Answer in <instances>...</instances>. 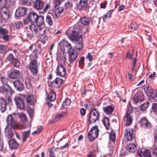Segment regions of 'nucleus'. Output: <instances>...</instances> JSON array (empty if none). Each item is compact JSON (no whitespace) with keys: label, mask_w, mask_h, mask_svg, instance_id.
<instances>
[{"label":"nucleus","mask_w":157,"mask_h":157,"mask_svg":"<svg viewBox=\"0 0 157 157\" xmlns=\"http://www.w3.org/2000/svg\"><path fill=\"white\" fill-rule=\"evenodd\" d=\"M82 30L81 27L78 25H76L72 27H70L66 33V35H68V38L72 41H75L76 45L75 48L79 50H81L83 48L82 43V34L81 33Z\"/></svg>","instance_id":"obj_1"},{"label":"nucleus","mask_w":157,"mask_h":157,"mask_svg":"<svg viewBox=\"0 0 157 157\" xmlns=\"http://www.w3.org/2000/svg\"><path fill=\"white\" fill-rule=\"evenodd\" d=\"M44 17L43 16H38L37 18L35 23L36 25L34 24H32L29 25L30 29L32 32L38 36L40 35H43L44 34L46 31V28L45 27H41V26L44 23Z\"/></svg>","instance_id":"obj_2"},{"label":"nucleus","mask_w":157,"mask_h":157,"mask_svg":"<svg viewBox=\"0 0 157 157\" xmlns=\"http://www.w3.org/2000/svg\"><path fill=\"white\" fill-rule=\"evenodd\" d=\"M60 48H64L66 46L67 48L68 54L69 61L71 63H72L76 60L78 57V53L74 49L72 48L71 44L65 40H62L59 43Z\"/></svg>","instance_id":"obj_3"},{"label":"nucleus","mask_w":157,"mask_h":157,"mask_svg":"<svg viewBox=\"0 0 157 157\" xmlns=\"http://www.w3.org/2000/svg\"><path fill=\"white\" fill-rule=\"evenodd\" d=\"M14 92V90L9 84H5L0 87V93L5 96L12 95Z\"/></svg>","instance_id":"obj_4"},{"label":"nucleus","mask_w":157,"mask_h":157,"mask_svg":"<svg viewBox=\"0 0 157 157\" xmlns=\"http://www.w3.org/2000/svg\"><path fill=\"white\" fill-rule=\"evenodd\" d=\"M133 112L132 108L131 107H129L124 119V123L126 126H128L131 124L132 121V118L130 114Z\"/></svg>","instance_id":"obj_5"},{"label":"nucleus","mask_w":157,"mask_h":157,"mask_svg":"<svg viewBox=\"0 0 157 157\" xmlns=\"http://www.w3.org/2000/svg\"><path fill=\"white\" fill-rule=\"evenodd\" d=\"M99 130L98 127L96 126L93 127L90 130L88 134L89 139L90 141H93L98 136Z\"/></svg>","instance_id":"obj_6"},{"label":"nucleus","mask_w":157,"mask_h":157,"mask_svg":"<svg viewBox=\"0 0 157 157\" xmlns=\"http://www.w3.org/2000/svg\"><path fill=\"white\" fill-rule=\"evenodd\" d=\"M39 64L36 59H34L30 62L29 65V68L34 75H36L38 72Z\"/></svg>","instance_id":"obj_7"},{"label":"nucleus","mask_w":157,"mask_h":157,"mask_svg":"<svg viewBox=\"0 0 157 157\" xmlns=\"http://www.w3.org/2000/svg\"><path fill=\"white\" fill-rule=\"evenodd\" d=\"M99 113L96 109H94L90 111L89 116V121L90 123L96 122L99 119Z\"/></svg>","instance_id":"obj_8"},{"label":"nucleus","mask_w":157,"mask_h":157,"mask_svg":"<svg viewBox=\"0 0 157 157\" xmlns=\"http://www.w3.org/2000/svg\"><path fill=\"white\" fill-rule=\"evenodd\" d=\"M10 17L8 10L7 9H2L0 12V20L3 22H6Z\"/></svg>","instance_id":"obj_9"},{"label":"nucleus","mask_w":157,"mask_h":157,"mask_svg":"<svg viewBox=\"0 0 157 157\" xmlns=\"http://www.w3.org/2000/svg\"><path fill=\"white\" fill-rule=\"evenodd\" d=\"M140 124L141 127L145 129H150L151 128V124L145 117L140 119Z\"/></svg>","instance_id":"obj_10"},{"label":"nucleus","mask_w":157,"mask_h":157,"mask_svg":"<svg viewBox=\"0 0 157 157\" xmlns=\"http://www.w3.org/2000/svg\"><path fill=\"white\" fill-rule=\"evenodd\" d=\"M144 100V96L143 93L140 91L137 92L134 95L133 101L134 103H136Z\"/></svg>","instance_id":"obj_11"},{"label":"nucleus","mask_w":157,"mask_h":157,"mask_svg":"<svg viewBox=\"0 0 157 157\" xmlns=\"http://www.w3.org/2000/svg\"><path fill=\"white\" fill-rule=\"evenodd\" d=\"M17 108L20 109H23L25 107V104L23 100L19 96H16L14 98Z\"/></svg>","instance_id":"obj_12"},{"label":"nucleus","mask_w":157,"mask_h":157,"mask_svg":"<svg viewBox=\"0 0 157 157\" xmlns=\"http://www.w3.org/2000/svg\"><path fill=\"white\" fill-rule=\"evenodd\" d=\"M44 3L42 0H35L33 2V7L37 10L42 9L44 6Z\"/></svg>","instance_id":"obj_13"},{"label":"nucleus","mask_w":157,"mask_h":157,"mask_svg":"<svg viewBox=\"0 0 157 157\" xmlns=\"http://www.w3.org/2000/svg\"><path fill=\"white\" fill-rule=\"evenodd\" d=\"M126 131L124 136L126 139L128 141H131L134 138V136L132 135L133 131L132 128H128L126 129Z\"/></svg>","instance_id":"obj_14"},{"label":"nucleus","mask_w":157,"mask_h":157,"mask_svg":"<svg viewBox=\"0 0 157 157\" xmlns=\"http://www.w3.org/2000/svg\"><path fill=\"white\" fill-rule=\"evenodd\" d=\"M57 75L61 77H64L66 73V70L62 64H58L56 69Z\"/></svg>","instance_id":"obj_15"},{"label":"nucleus","mask_w":157,"mask_h":157,"mask_svg":"<svg viewBox=\"0 0 157 157\" xmlns=\"http://www.w3.org/2000/svg\"><path fill=\"white\" fill-rule=\"evenodd\" d=\"M62 82L63 80L62 79L56 78L54 80L51 82L50 85L53 88H59L61 85Z\"/></svg>","instance_id":"obj_16"},{"label":"nucleus","mask_w":157,"mask_h":157,"mask_svg":"<svg viewBox=\"0 0 157 157\" xmlns=\"http://www.w3.org/2000/svg\"><path fill=\"white\" fill-rule=\"evenodd\" d=\"M27 9L24 7H20L18 8L15 12V16L16 17H19L24 16L26 13Z\"/></svg>","instance_id":"obj_17"},{"label":"nucleus","mask_w":157,"mask_h":157,"mask_svg":"<svg viewBox=\"0 0 157 157\" xmlns=\"http://www.w3.org/2000/svg\"><path fill=\"white\" fill-rule=\"evenodd\" d=\"M7 123L13 128H16L17 124L16 121L14 120L12 115H9L8 116L7 120Z\"/></svg>","instance_id":"obj_18"},{"label":"nucleus","mask_w":157,"mask_h":157,"mask_svg":"<svg viewBox=\"0 0 157 157\" xmlns=\"http://www.w3.org/2000/svg\"><path fill=\"white\" fill-rule=\"evenodd\" d=\"M55 16L53 13L49 12L47 13L46 18V22L49 25H52L53 24V19L55 18Z\"/></svg>","instance_id":"obj_19"},{"label":"nucleus","mask_w":157,"mask_h":157,"mask_svg":"<svg viewBox=\"0 0 157 157\" xmlns=\"http://www.w3.org/2000/svg\"><path fill=\"white\" fill-rule=\"evenodd\" d=\"M15 88L19 91H21L24 88L23 84L19 80H16L13 82Z\"/></svg>","instance_id":"obj_20"},{"label":"nucleus","mask_w":157,"mask_h":157,"mask_svg":"<svg viewBox=\"0 0 157 157\" xmlns=\"http://www.w3.org/2000/svg\"><path fill=\"white\" fill-rule=\"evenodd\" d=\"M20 75V72L19 71L14 69L10 71L9 76L11 78L15 79L19 77Z\"/></svg>","instance_id":"obj_21"},{"label":"nucleus","mask_w":157,"mask_h":157,"mask_svg":"<svg viewBox=\"0 0 157 157\" xmlns=\"http://www.w3.org/2000/svg\"><path fill=\"white\" fill-rule=\"evenodd\" d=\"M63 8L62 7H59L56 9L55 12L53 13L57 18H59L61 16V14L63 13Z\"/></svg>","instance_id":"obj_22"},{"label":"nucleus","mask_w":157,"mask_h":157,"mask_svg":"<svg viewBox=\"0 0 157 157\" xmlns=\"http://www.w3.org/2000/svg\"><path fill=\"white\" fill-rule=\"evenodd\" d=\"M9 144L10 148L12 149H17L19 146V144L17 141L14 140H10Z\"/></svg>","instance_id":"obj_23"},{"label":"nucleus","mask_w":157,"mask_h":157,"mask_svg":"<svg viewBox=\"0 0 157 157\" xmlns=\"http://www.w3.org/2000/svg\"><path fill=\"white\" fill-rule=\"evenodd\" d=\"M88 0H80L79 3L81 10H86L88 6Z\"/></svg>","instance_id":"obj_24"},{"label":"nucleus","mask_w":157,"mask_h":157,"mask_svg":"<svg viewBox=\"0 0 157 157\" xmlns=\"http://www.w3.org/2000/svg\"><path fill=\"white\" fill-rule=\"evenodd\" d=\"M126 150L131 152H134L136 150V147L134 144H129L126 146Z\"/></svg>","instance_id":"obj_25"},{"label":"nucleus","mask_w":157,"mask_h":157,"mask_svg":"<svg viewBox=\"0 0 157 157\" xmlns=\"http://www.w3.org/2000/svg\"><path fill=\"white\" fill-rule=\"evenodd\" d=\"M31 134L30 128L25 131L23 132L22 133V141L23 142H25L27 139L29 137Z\"/></svg>","instance_id":"obj_26"},{"label":"nucleus","mask_w":157,"mask_h":157,"mask_svg":"<svg viewBox=\"0 0 157 157\" xmlns=\"http://www.w3.org/2000/svg\"><path fill=\"white\" fill-rule=\"evenodd\" d=\"M6 103L5 100L1 99L0 101V109L2 112H4L6 109Z\"/></svg>","instance_id":"obj_27"},{"label":"nucleus","mask_w":157,"mask_h":157,"mask_svg":"<svg viewBox=\"0 0 157 157\" xmlns=\"http://www.w3.org/2000/svg\"><path fill=\"white\" fill-rule=\"evenodd\" d=\"M114 110V108L111 105H109L103 108L104 112L108 115L112 113Z\"/></svg>","instance_id":"obj_28"},{"label":"nucleus","mask_w":157,"mask_h":157,"mask_svg":"<svg viewBox=\"0 0 157 157\" xmlns=\"http://www.w3.org/2000/svg\"><path fill=\"white\" fill-rule=\"evenodd\" d=\"M32 23L35 22L37 17L38 16V14L34 12H31L29 15Z\"/></svg>","instance_id":"obj_29"},{"label":"nucleus","mask_w":157,"mask_h":157,"mask_svg":"<svg viewBox=\"0 0 157 157\" xmlns=\"http://www.w3.org/2000/svg\"><path fill=\"white\" fill-rule=\"evenodd\" d=\"M81 22L85 25H87L90 23V19L89 17H84L80 19Z\"/></svg>","instance_id":"obj_30"},{"label":"nucleus","mask_w":157,"mask_h":157,"mask_svg":"<svg viewBox=\"0 0 157 157\" xmlns=\"http://www.w3.org/2000/svg\"><path fill=\"white\" fill-rule=\"evenodd\" d=\"M73 5V3L72 0H70L67 1L64 4L65 9L67 10L70 9L72 8Z\"/></svg>","instance_id":"obj_31"},{"label":"nucleus","mask_w":157,"mask_h":157,"mask_svg":"<svg viewBox=\"0 0 157 157\" xmlns=\"http://www.w3.org/2000/svg\"><path fill=\"white\" fill-rule=\"evenodd\" d=\"M137 152L140 157H150L151 155L150 152L148 150H146L143 153L141 152H139V151H138Z\"/></svg>","instance_id":"obj_32"},{"label":"nucleus","mask_w":157,"mask_h":157,"mask_svg":"<svg viewBox=\"0 0 157 157\" xmlns=\"http://www.w3.org/2000/svg\"><path fill=\"white\" fill-rule=\"evenodd\" d=\"M149 99L153 102L157 101V92H153L150 96Z\"/></svg>","instance_id":"obj_33"},{"label":"nucleus","mask_w":157,"mask_h":157,"mask_svg":"<svg viewBox=\"0 0 157 157\" xmlns=\"http://www.w3.org/2000/svg\"><path fill=\"white\" fill-rule=\"evenodd\" d=\"M6 135L9 138H11L12 137V133L10 128L7 126L5 129Z\"/></svg>","instance_id":"obj_34"},{"label":"nucleus","mask_w":157,"mask_h":157,"mask_svg":"<svg viewBox=\"0 0 157 157\" xmlns=\"http://www.w3.org/2000/svg\"><path fill=\"white\" fill-rule=\"evenodd\" d=\"M144 91L146 95L147 96H150L153 92L152 89L148 86L144 87Z\"/></svg>","instance_id":"obj_35"},{"label":"nucleus","mask_w":157,"mask_h":157,"mask_svg":"<svg viewBox=\"0 0 157 157\" xmlns=\"http://www.w3.org/2000/svg\"><path fill=\"white\" fill-rule=\"evenodd\" d=\"M7 59L11 63L17 61V58L14 56L13 54L10 53L7 57Z\"/></svg>","instance_id":"obj_36"},{"label":"nucleus","mask_w":157,"mask_h":157,"mask_svg":"<svg viewBox=\"0 0 157 157\" xmlns=\"http://www.w3.org/2000/svg\"><path fill=\"white\" fill-rule=\"evenodd\" d=\"M102 122L106 128L108 129L110 127L109 119L107 117H105L102 120Z\"/></svg>","instance_id":"obj_37"},{"label":"nucleus","mask_w":157,"mask_h":157,"mask_svg":"<svg viewBox=\"0 0 157 157\" xmlns=\"http://www.w3.org/2000/svg\"><path fill=\"white\" fill-rule=\"evenodd\" d=\"M151 112L157 116V103H153L152 104Z\"/></svg>","instance_id":"obj_38"},{"label":"nucleus","mask_w":157,"mask_h":157,"mask_svg":"<svg viewBox=\"0 0 157 157\" xmlns=\"http://www.w3.org/2000/svg\"><path fill=\"white\" fill-rule=\"evenodd\" d=\"M1 81L3 85L5 84H9V78L6 77L1 75L0 77Z\"/></svg>","instance_id":"obj_39"},{"label":"nucleus","mask_w":157,"mask_h":157,"mask_svg":"<svg viewBox=\"0 0 157 157\" xmlns=\"http://www.w3.org/2000/svg\"><path fill=\"white\" fill-rule=\"evenodd\" d=\"M56 98V95L54 92H51L49 94L48 98L50 101H54Z\"/></svg>","instance_id":"obj_40"},{"label":"nucleus","mask_w":157,"mask_h":157,"mask_svg":"<svg viewBox=\"0 0 157 157\" xmlns=\"http://www.w3.org/2000/svg\"><path fill=\"white\" fill-rule=\"evenodd\" d=\"M25 83L26 88L28 89H30L31 86L30 78H29L26 77L25 80Z\"/></svg>","instance_id":"obj_41"},{"label":"nucleus","mask_w":157,"mask_h":157,"mask_svg":"<svg viewBox=\"0 0 157 157\" xmlns=\"http://www.w3.org/2000/svg\"><path fill=\"white\" fill-rule=\"evenodd\" d=\"M26 101L27 103L29 105H32L33 103V98L32 95L28 96Z\"/></svg>","instance_id":"obj_42"},{"label":"nucleus","mask_w":157,"mask_h":157,"mask_svg":"<svg viewBox=\"0 0 157 157\" xmlns=\"http://www.w3.org/2000/svg\"><path fill=\"white\" fill-rule=\"evenodd\" d=\"M7 2V0H0V9L3 10L7 9L6 7Z\"/></svg>","instance_id":"obj_43"},{"label":"nucleus","mask_w":157,"mask_h":157,"mask_svg":"<svg viewBox=\"0 0 157 157\" xmlns=\"http://www.w3.org/2000/svg\"><path fill=\"white\" fill-rule=\"evenodd\" d=\"M149 105V102L147 101H146L145 103L141 105L140 110L141 111H144L146 110Z\"/></svg>","instance_id":"obj_44"},{"label":"nucleus","mask_w":157,"mask_h":157,"mask_svg":"<svg viewBox=\"0 0 157 157\" xmlns=\"http://www.w3.org/2000/svg\"><path fill=\"white\" fill-rule=\"evenodd\" d=\"M71 103V100L68 98H66L63 102L62 105L63 108H67Z\"/></svg>","instance_id":"obj_45"},{"label":"nucleus","mask_w":157,"mask_h":157,"mask_svg":"<svg viewBox=\"0 0 157 157\" xmlns=\"http://www.w3.org/2000/svg\"><path fill=\"white\" fill-rule=\"evenodd\" d=\"M110 139L112 142H115L116 139V135L115 132L113 131H111L110 133Z\"/></svg>","instance_id":"obj_46"},{"label":"nucleus","mask_w":157,"mask_h":157,"mask_svg":"<svg viewBox=\"0 0 157 157\" xmlns=\"http://www.w3.org/2000/svg\"><path fill=\"white\" fill-rule=\"evenodd\" d=\"M66 112H63L59 114H56L55 116V117L56 119L59 120L60 118L64 117L66 115Z\"/></svg>","instance_id":"obj_47"},{"label":"nucleus","mask_w":157,"mask_h":157,"mask_svg":"<svg viewBox=\"0 0 157 157\" xmlns=\"http://www.w3.org/2000/svg\"><path fill=\"white\" fill-rule=\"evenodd\" d=\"M129 27L133 30H134L138 28V25L136 23L132 22L129 25Z\"/></svg>","instance_id":"obj_48"},{"label":"nucleus","mask_w":157,"mask_h":157,"mask_svg":"<svg viewBox=\"0 0 157 157\" xmlns=\"http://www.w3.org/2000/svg\"><path fill=\"white\" fill-rule=\"evenodd\" d=\"M48 39V36L46 35H44L42 36L41 37L40 41L43 44H44L47 41Z\"/></svg>","instance_id":"obj_49"},{"label":"nucleus","mask_w":157,"mask_h":157,"mask_svg":"<svg viewBox=\"0 0 157 157\" xmlns=\"http://www.w3.org/2000/svg\"><path fill=\"white\" fill-rule=\"evenodd\" d=\"M19 117L23 121H26L27 118L25 115L24 113H21L19 114Z\"/></svg>","instance_id":"obj_50"},{"label":"nucleus","mask_w":157,"mask_h":157,"mask_svg":"<svg viewBox=\"0 0 157 157\" xmlns=\"http://www.w3.org/2000/svg\"><path fill=\"white\" fill-rule=\"evenodd\" d=\"M50 7V5L49 3H47L42 12V13H45L47 10Z\"/></svg>","instance_id":"obj_51"},{"label":"nucleus","mask_w":157,"mask_h":157,"mask_svg":"<svg viewBox=\"0 0 157 157\" xmlns=\"http://www.w3.org/2000/svg\"><path fill=\"white\" fill-rule=\"evenodd\" d=\"M15 25L17 29H19L22 27L23 24L21 21H19L15 22Z\"/></svg>","instance_id":"obj_52"},{"label":"nucleus","mask_w":157,"mask_h":157,"mask_svg":"<svg viewBox=\"0 0 157 157\" xmlns=\"http://www.w3.org/2000/svg\"><path fill=\"white\" fill-rule=\"evenodd\" d=\"M8 31L6 29H4L2 27H0V34L6 35L8 34Z\"/></svg>","instance_id":"obj_53"},{"label":"nucleus","mask_w":157,"mask_h":157,"mask_svg":"<svg viewBox=\"0 0 157 157\" xmlns=\"http://www.w3.org/2000/svg\"><path fill=\"white\" fill-rule=\"evenodd\" d=\"M22 3L23 5L26 6H30L32 3L29 0H22Z\"/></svg>","instance_id":"obj_54"},{"label":"nucleus","mask_w":157,"mask_h":157,"mask_svg":"<svg viewBox=\"0 0 157 157\" xmlns=\"http://www.w3.org/2000/svg\"><path fill=\"white\" fill-rule=\"evenodd\" d=\"M85 60L84 57L82 56L81 57L80 59L79 60V65L80 67H82L84 65V61Z\"/></svg>","instance_id":"obj_55"},{"label":"nucleus","mask_w":157,"mask_h":157,"mask_svg":"<svg viewBox=\"0 0 157 157\" xmlns=\"http://www.w3.org/2000/svg\"><path fill=\"white\" fill-rule=\"evenodd\" d=\"M32 23L29 16L24 20V23L25 24H27L29 23Z\"/></svg>","instance_id":"obj_56"},{"label":"nucleus","mask_w":157,"mask_h":157,"mask_svg":"<svg viewBox=\"0 0 157 157\" xmlns=\"http://www.w3.org/2000/svg\"><path fill=\"white\" fill-rule=\"evenodd\" d=\"M10 36L8 35H5L2 37V39L6 41H8L10 38Z\"/></svg>","instance_id":"obj_57"},{"label":"nucleus","mask_w":157,"mask_h":157,"mask_svg":"<svg viewBox=\"0 0 157 157\" xmlns=\"http://www.w3.org/2000/svg\"><path fill=\"white\" fill-rule=\"evenodd\" d=\"M29 127L31 129L30 125L29 123L26 124V123L23 124L22 125V128L23 129H27Z\"/></svg>","instance_id":"obj_58"},{"label":"nucleus","mask_w":157,"mask_h":157,"mask_svg":"<svg viewBox=\"0 0 157 157\" xmlns=\"http://www.w3.org/2000/svg\"><path fill=\"white\" fill-rule=\"evenodd\" d=\"M4 147V141L2 139L0 138V151L3 150Z\"/></svg>","instance_id":"obj_59"},{"label":"nucleus","mask_w":157,"mask_h":157,"mask_svg":"<svg viewBox=\"0 0 157 157\" xmlns=\"http://www.w3.org/2000/svg\"><path fill=\"white\" fill-rule=\"evenodd\" d=\"M26 36L28 38L31 39L34 37V35L32 33L28 32L26 33Z\"/></svg>","instance_id":"obj_60"},{"label":"nucleus","mask_w":157,"mask_h":157,"mask_svg":"<svg viewBox=\"0 0 157 157\" xmlns=\"http://www.w3.org/2000/svg\"><path fill=\"white\" fill-rule=\"evenodd\" d=\"M49 152V157H56L55 154L53 151L52 150H50V151H48Z\"/></svg>","instance_id":"obj_61"},{"label":"nucleus","mask_w":157,"mask_h":157,"mask_svg":"<svg viewBox=\"0 0 157 157\" xmlns=\"http://www.w3.org/2000/svg\"><path fill=\"white\" fill-rule=\"evenodd\" d=\"M93 58V56L90 53H88L86 57V58L88 59L90 61Z\"/></svg>","instance_id":"obj_62"},{"label":"nucleus","mask_w":157,"mask_h":157,"mask_svg":"<svg viewBox=\"0 0 157 157\" xmlns=\"http://www.w3.org/2000/svg\"><path fill=\"white\" fill-rule=\"evenodd\" d=\"M33 51H32V54H34V57H35L36 58H37V56L36 54V53L37 51V49L36 48V47H35V48L33 49Z\"/></svg>","instance_id":"obj_63"},{"label":"nucleus","mask_w":157,"mask_h":157,"mask_svg":"<svg viewBox=\"0 0 157 157\" xmlns=\"http://www.w3.org/2000/svg\"><path fill=\"white\" fill-rule=\"evenodd\" d=\"M5 50V47L3 45H0V53H3Z\"/></svg>","instance_id":"obj_64"}]
</instances>
